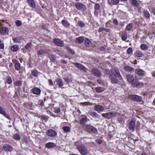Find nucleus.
Masks as SVG:
<instances>
[{
    "mask_svg": "<svg viewBox=\"0 0 155 155\" xmlns=\"http://www.w3.org/2000/svg\"><path fill=\"white\" fill-rule=\"evenodd\" d=\"M53 112L56 113H58L61 111L60 109L59 108L54 107L53 108Z\"/></svg>",
    "mask_w": 155,
    "mask_h": 155,
    "instance_id": "nucleus-46",
    "label": "nucleus"
},
{
    "mask_svg": "<svg viewBox=\"0 0 155 155\" xmlns=\"http://www.w3.org/2000/svg\"><path fill=\"white\" fill-rule=\"evenodd\" d=\"M74 145L76 147L79 153L82 155H86L88 153V151L87 148L84 144L80 141H77L74 143Z\"/></svg>",
    "mask_w": 155,
    "mask_h": 155,
    "instance_id": "nucleus-1",
    "label": "nucleus"
},
{
    "mask_svg": "<svg viewBox=\"0 0 155 155\" xmlns=\"http://www.w3.org/2000/svg\"><path fill=\"white\" fill-rule=\"evenodd\" d=\"M65 48L69 53L72 54H74L75 52L74 51H73L71 48H70L68 46H66Z\"/></svg>",
    "mask_w": 155,
    "mask_h": 155,
    "instance_id": "nucleus-37",
    "label": "nucleus"
},
{
    "mask_svg": "<svg viewBox=\"0 0 155 155\" xmlns=\"http://www.w3.org/2000/svg\"><path fill=\"white\" fill-rule=\"evenodd\" d=\"M104 27H101L98 30V31L99 32H101L103 31H104Z\"/></svg>",
    "mask_w": 155,
    "mask_h": 155,
    "instance_id": "nucleus-61",
    "label": "nucleus"
},
{
    "mask_svg": "<svg viewBox=\"0 0 155 155\" xmlns=\"http://www.w3.org/2000/svg\"><path fill=\"white\" fill-rule=\"evenodd\" d=\"M135 73L138 75L141 76H143L145 74L144 71L139 68H137L135 70Z\"/></svg>",
    "mask_w": 155,
    "mask_h": 155,
    "instance_id": "nucleus-18",
    "label": "nucleus"
},
{
    "mask_svg": "<svg viewBox=\"0 0 155 155\" xmlns=\"http://www.w3.org/2000/svg\"><path fill=\"white\" fill-rule=\"evenodd\" d=\"M140 48L143 50H147L148 48V46L144 44H141L140 46Z\"/></svg>",
    "mask_w": 155,
    "mask_h": 155,
    "instance_id": "nucleus-41",
    "label": "nucleus"
},
{
    "mask_svg": "<svg viewBox=\"0 0 155 155\" xmlns=\"http://www.w3.org/2000/svg\"><path fill=\"white\" fill-rule=\"evenodd\" d=\"M62 129L65 133H69L71 131L70 127L68 126H64L62 127Z\"/></svg>",
    "mask_w": 155,
    "mask_h": 155,
    "instance_id": "nucleus-24",
    "label": "nucleus"
},
{
    "mask_svg": "<svg viewBox=\"0 0 155 155\" xmlns=\"http://www.w3.org/2000/svg\"><path fill=\"white\" fill-rule=\"evenodd\" d=\"M131 4L134 5L137 7L139 5V4L136 0H131Z\"/></svg>",
    "mask_w": 155,
    "mask_h": 155,
    "instance_id": "nucleus-38",
    "label": "nucleus"
},
{
    "mask_svg": "<svg viewBox=\"0 0 155 155\" xmlns=\"http://www.w3.org/2000/svg\"><path fill=\"white\" fill-rule=\"evenodd\" d=\"M0 114L3 115L8 119L9 120L11 119V118L8 114L6 113L5 109L2 108L1 106H0Z\"/></svg>",
    "mask_w": 155,
    "mask_h": 155,
    "instance_id": "nucleus-10",
    "label": "nucleus"
},
{
    "mask_svg": "<svg viewBox=\"0 0 155 155\" xmlns=\"http://www.w3.org/2000/svg\"><path fill=\"white\" fill-rule=\"evenodd\" d=\"M12 61L14 64L15 68L17 71L19 70L21 68V65L18 61L15 59H12Z\"/></svg>",
    "mask_w": 155,
    "mask_h": 155,
    "instance_id": "nucleus-9",
    "label": "nucleus"
},
{
    "mask_svg": "<svg viewBox=\"0 0 155 155\" xmlns=\"http://www.w3.org/2000/svg\"><path fill=\"white\" fill-rule=\"evenodd\" d=\"M133 25L131 23H129L126 26L125 30L129 31L132 28Z\"/></svg>",
    "mask_w": 155,
    "mask_h": 155,
    "instance_id": "nucleus-36",
    "label": "nucleus"
},
{
    "mask_svg": "<svg viewBox=\"0 0 155 155\" xmlns=\"http://www.w3.org/2000/svg\"><path fill=\"white\" fill-rule=\"evenodd\" d=\"M46 134L50 137H54L57 135V132L54 130L49 129L46 132Z\"/></svg>",
    "mask_w": 155,
    "mask_h": 155,
    "instance_id": "nucleus-8",
    "label": "nucleus"
},
{
    "mask_svg": "<svg viewBox=\"0 0 155 155\" xmlns=\"http://www.w3.org/2000/svg\"><path fill=\"white\" fill-rule=\"evenodd\" d=\"M116 77L112 74H110L109 75V77L110 80V81L113 84H116L118 81Z\"/></svg>",
    "mask_w": 155,
    "mask_h": 155,
    "instance_id": "nucleus-16",
    "label": "nucleus"
},
{
    "mask_svg": "<svg viewBox=\"0 0 155 155\" xmlns=\"http://www.w3.org/2000/svg\"><path fill=\"white\" fill-rule=\"evenodd\" d=\"M11 49L12 51L16 52L18 50L19 46L17 45H14L11 47Z\"/></svg>",
    "mask_w": 155,
    "mask_h": 155,
    "instance_id": "nucleus-23",
    "label": "nucleus"
},
{
    "mask_svg": "<svg viewBox=\"0 0 155 155\" xmlns=\"http://www.w3.org/2000/svg\"><path fill=\"white\" fill-rule=\"evenodd\" d=\"M78 25L81 27H83L85 26V24L81 21H78Z\"/></svg>",
    "mask_w": 155,
    "mask_h": 155,
    "instance_id": "nucleus-47",
    "label": "nucleus"
},
{
    "mask_svg": "<svg viewBox=\"0 0 155 155\" xmlns=\"http://www.w3.org/2000/svg\"><path fill=\"white\" fill-rule=\"evenodd\" d=\"M61 23L63 25L66 27H69L70 25V23L67 21L64 20L62 21Z\"/></svg>",
    "mask_w": 155,
    "mask_h": 155,
    "instance_id": "nucleus-28",
    "label": "nucleus"
},
{
    "mask_svg": "<svg viewBox=\"0 0 155 155\" xmlns=\"http://www.w3.org/2000/svg\"><path fill=\"white\" fill-rule=\"evenodd\" d=\"M32 45L30 43H28L25 46L26 49H30L32 47Z\"/></svg>",
    "mask_w": 155,
    "mask_h": 155,
    "instance_id": "nucleus-44",
    "label": "nucleus"
},
{
    "mask_svg": "<svg viewBox=\"0 0 155 155\" xmlns=\"http://www.w3.org/2000/svg\"><path fill=\"white\" fill-rule=\"evenodd\" d=\"M8 30V28L6 27L2 28L0 30V33L2 35H5Z\"/></svg>",
    "mask_w": 155,
    "mask_h": 155,
    "instance_id": "nucleus-21",
    "label": "nucleus"
},
{
    "mask_svg": "<svg viewBox=\"0 0 155 155\" xmlns=\"http://www.w3.org/2000/svg\"><path fill=\"white\" fill-rule=\"evenodd\" d=\"M4 47V43L0 41V49H3Z\"/></svg>",
    "mask_w": 155,
    "mask_h": 155,
    "instance_id": "nucleus-54",
    "label": "nucleus"
},
{
    "mask_svg": "<svg viewBox=\"0 0 155 155\" xmlns=\"http://www.w3.org/2000/svg\"><path fill=\"white\" fill-rule=\"evenodd\" d=\"M27 1L31 7L34 8L35 7V4L33 0H27Z\"/></svg>",
    "mask_w": 155,
    "mask_h": 155,
    "instance_id": "nucleus-25",
    "label": "nucleus"
},
{
    "mask_svg": "<svg viewBox=\"0 0 155 155\" xmlns=\"http://www.w3.org/2000/svg\"><path fill=\"white\" fill-rule=\"evenodd\" d=\"M134 54L136 57L139 58L142 57L143 55L142 52L138 50L136 51Z\"/></svg>",
    "mask_w": 155,
    "mask_h": 155,
    "instance_id": "nucleus-22",
    "label": "nucleus"
},
{
    "mask_svg": "<svg viewBox=\"0 0 155 155\" xmlns=\"http://www.w3.org/2000/svg\"><path fill=\"white\" fill-rule=\"evenodd\" d=\"M84 41V38L82 37H80L77 38L76 41L77 43L81 44Z\"/></svg>",
    "mask_w": 155,
    "mask_h": 155,
    "instance_id": "nucleus-26",
    "label": "nucleus"
},
{
    "mask_svg": "<svg viewBox=\"0 0 155 155\" xmlns=\"http://www.w3.org/2000/svg\"><path fill=\"white\" fill-rule=\"evenodd\" d=\"M135 126V122L133 120L130 121L129 124L128 128L129 130H131L132 132L134 131V130Z\"/></svg>",
    "mask_w": 155,
    "mask_h": 155,
    "instance_id": "nucleus-13",
    "label": "nucleus"
},
{
    "mask_svg": "<svg viewBox=\"0 0 155 155\" xmlns=\"http://www.w3.org/2000/svg\"><path fill=\"white\" fill-rule=\"evenodd\" d=\"M55 52L58 54L60 55L61 56V52L58 50H56L55 51Z\"/></svg>",
    "mask_w": 155,
    "mask_h": 155,
    "instance_id": "nucleus-63",
    "label": "nucleus"
},
{
    "mask_svg": "<svg viewBox=\"0 0 155 155\" xmlns=\"http://www.w3.org/2000/svg\"><path fill=\"white\" fill-rule=\"evenodd\" d=\"M91 115L94 117H97V114H96V113L94 112H92L91 114Z\"/></svg>",
    "mask_w": 155,
    "mask_h": 155,
    "instance_id": "nucleus-58",
    "label": "nucleus"
},
{
    "mask_svg": "<svg viewBox=\"0 0 155 155\" xmlns=\"http://www.w3.org/2000/svg\"><path fill=\"white\" fill-rule=\"evenodd\" d=\"M129 97L134 101L138 102H141L142 100V98L141 97L136 95H130L129 96Z\"/></svg>",
    "mask_w": 155,
    "mask_h": 155,
    "instance_id": "nucleus-6",
    "label": "nucleus"
},
{
    "mask_svg": "<svg viewBox=\"0 0 155 155\" xmlns=\"http://www.w3.org/2000/svg\"><path fill=\"white\" fill-rule=\"evenodd\" d=\"M31 74L35 77H37L38 75V71L36 70H34L32 71Z\"/></svg>",
    "mask_w": 155,
    "mask_h": 155,
    "instance_id": "nucleus-40",
    "label": "nucleus"
},
{
    "mask_svg": "<svg viewBox=\"0 0 155 155\" xmlns=\"http://www.w3.org/2000/svg\"><path fill=\"white\" fill-rule=\"evenodd\" d=\"M53 42L55 45L58 46L62 47L64 45L63 41L58 38H54L53 40Z\"/></svg>",
    "mask_w": 155,
    "mask_h": 155,
    "instance_id": "nucleus-7",
    "label": "nucleus"
},
{
    "mask_svg": "<svg viewBox=\"0 0 155 155\" xmlns=\"http://www.w3.org/2000/svg\"><path fill=\"white\" fill-rule=\"evenodd\" d=\"M14 84L16 86H20L21 85L22 83L19 80L15 81L14 83Z\"/></svg>",
    "mask_w": 155,
    "mask_h": 155,
    "instance_id": "nucleus-45",
    "label": "nucleus"
},
{
    "mask_svg": "<svg viewBox=\"0 0 155 155\" xmlns=\"http://www.w3.org/2000/svg\"><path fill=\"white\" fill-rule=\"evenodd\" d=\"M111 73H112L115 76L120 77V75L118 70L117 68H112L111 70Z\"/></svg>",
    "mask_w": 155,
    "mask_h": 155,
    "instance_id": "nucleus-15",
    "label": "nucleus"
},
{
    "mask_svg": "<svg viewBox=\"0 0 155 155\" xmlns=\"http://www.w3.org/2000/svg\"><path fill=\"white\" fill-rule=\"evenodd\" d=\"M15 24L17 27H19L22 25L21 21L19 20H17L15 21Z\"/></svg>",
    "mask_w": 155,
    "mask_h": 155,
    "instance_id": "nucleus-48",
    "label": "nucleus"
},
{
    "mask_svg": "<svg viewBox=\"0 0 155 155\" xmlns=\"http://www.w3.org/2000/svg\"><path fill=\"white\" fill-rule=\"evenodd\" d=\"M41 117L42 119L45 120H47L49 118L48 117L45 115H43L41 116Z\"/></svg>",
    "mask_w": 155,
    "mask_h": 155,
    "instance_id": "nucleus-56",
    "label": "nucleus"
},
{
    "mask_svg": "<svg viewBox=\"0 0 155 155\" xmlns=\"http://www.w3.org/2000/svg\"><path fill=\"white\" fill-rule=\"evenodd\" d=\"M73 64L79 69L83 70L84 71H86L87 69L84 66L80 64L79 63H73Z\"/></svg>",
    "mask_w": 155,
    "mask_h": 155,
    "instance_id": "nucleus-14",
    "label": "nucleus"
},
{
    "mask_svg": "<svg viewBox=\"0 0 155 155\" xmlns=\"http://www.w3.org/2000/svg\"><path fill=\"white\" fill-rule=\"evenodd\" d=\"M145 17L146 18H149L150 17V14L147 10H144L143 12Z\"/></svg>",
    "mask_w": 155,
    "mask_h": 155,
    "instance_id": "nucleus-29",
    "label": "nucleus"
},
{
    "mask_svg": "<svg viewBox=\"0 0 155 155\" xmlns=\"http://www.w3.org/2000/svg\"><path fill=\"white\" fill-rule=\"evenodd\" d=\"M94 110L98 112L102 111L104 110V107L101 105H97L94 107Z\"/></svg>",
    "mask_w": 155,
    "mask_h": 155,
    "instance_id": "nucleus-20",
    "label": "nucleus"
},
{
    "mask_svg": "<svg viewBox=\"0 0 155 155\" xmlns=\"http://www.w3.org/2000/svg\"><path fill=\"white\" fill-rule=\"evenodd\" d=\"M124 70L125 71L127 72H129L133 70V68L129 66H126L124 67Z\"/></svg>",
    "mask_w": 155,
    "mask_h": 155,
    "instance_id": "nucleus-39",
    "label": "nucleus"
},
{
    "mask_svg": "<svg viewBox=\"0 0 155 155\" xmlns=\"http://www.w3.org/2000/svg\"><path fill=\"white\" fill-rule=\"evenodd\" d=\"M133 51V50L132 48H129L127 50V54H130Z\"/></svg>",
    "mask_w": 155,
    "mask_h": 155,
    "instance_id": "nucleus-52",
    "label": "nucleus"
},
{
    "mask_svg": "<svg viewBox=\"0 0 155 155\" xmlns=\"http://www.w3.org/2000/svg\"><path fill=\"white\" fill-rule=\"evenodd\" d=\"M56 145L55 143L50 142L46 143L45 144V147L48 148H51L55 147Z\"/></svg>",
    "mask_w": 155,
    "mask_h": 155,
    "instance_id": "nucleus-19",
    "label": "nucleus"
},
{
    "mask_svg": "<svg viewBox=\"0 0 155 155\" xmlns=\"http://www.w3.org/2000/svg\"><path fill=\"white\" fill-rule=\"evenodd\" d=\"M48 57L51 61L54 62L55 61L56 58L54 54H51L49 55Z\"/></svg>",
    "mask_w": 155,
    "mask_h": 155,
    "instance_id": "nucleus-35",
    "label": "nucleus"
},
{
    "mask_svg": "<svg viewBox=\"0 0 155 155\" xmlns=\"http://www.w3.org/2000/svg\"><path fill=\"white\" fill-rule=\"evenodd\" d=\"M95 142L98 144H101L102 143V141L100 139H98L95 140Z\"/></svg>",
    "mask_w": 155,
    "mask_h": 155,
    "instance_id": "nucleus-57",
    "label": "nucleus"
},
{
    "mask_svg": "<svg viewBox=\"0 0 155 155\" xmlns=\"http://www.w3.org/2000/svg\"><path fill=\"white\" fill-rule=\"evenodd\" d=\"M144 85V84L142 82H140L138 81L137 79L136 80L135 82L133 85V86L136 87H141Z\"/></svg>",
    "mask_w": 155,
    "mask_h": 155,
    "instance_id": "nucleus-17",
    "label": "nucleus"
},
{
    "mask_svg": "<svg viewBox=\"0 0 155 155\" xmlns=\"http://www.w3.org/2000/svg\"><path fill=\"white\" fill-rule=\"evenodd\" d=\"M84 43L86 46L88 47L91 44V41L88 38H85L84 40Z\"/></svg>",
    "mask_w": 155,
    "mask_h": 155,
    "instance_id": "nucleus-42",
    "label": "nucleus"
},
{
    "mask_svg": "<svg viewBox=\"0 0 155 155\" xmlns=\"http://www.w3.org/2000/svg\"><path fill=\"white\" fill-rule=\"evenodd\" d=\"M87 119L86 118H83L81 119L80 120V123L81 124H84L85 122L86 121Z\"/></svg>",
    "mask_w": 155,
    "mask_h": 155,
    "instance_id": "nucleus-51",
    "label": "nucleus"
},
{
    "mask_svg": "<svg viewBox=\"0 0 155 155\" xmlns=\"http://www.w3.org/2000/svg\"><path fill=\"white\" fill-rule=\"evenodd\" d=\"M73 4L74 5V6L76 8L79 10L84 11H85L87 9L86 6L81 3L73 2Z\"/></svg>",
    "mask_w": 155,
    "mask_h": 155,
    "instance_id": "nucleus-2",
    "label": "nucleus"
},
{
    "mask_svg": "<svg viewBox=\"0 0 155 155\" xmlns=\"http://www.w3.org/2000/svg\"><path fill=\"white\" fill-rule=\"evenodd\" d=\"M4 150L6 152H11L13 150V148L10 145L7 144H4L3 146Z\"/></svg>",
    "mask_w": 155,
    "mask_h": 155,
    "instance_id": "nucleus-12",
    "label": "nucleus"
},
{
    "mask_svg": "<svg viewBox=\"0 0 155 155\" xmlns=\"http://www.w3.org/2000/svg\"><path fill=\"white\" fill-rule=\"evenodd\" d=\"M113 22L114 24L115 25H117L118 24V21L116 19H114L113 20Z\"/></svg>",
    "mask_w": 155,
    "mask_h": 155,
    "instance_id": "nucleus-55",
    "label": "nucleus"
},
{
    "mask_svg": "<svg viewBox=\"0 0 155 155\" xmlns=\"http://www.w3.org/2000/svg\"><path fill=\"white\" fill-rule=\"evenodd\" d=\"M13 138L17 140H19L20 139V135L18 134H15L13 135Z\"/></svg>",
    "mask_w": 155,
    "mask_h": 155,
    "instance_id": "nucleus-33",
    "label": "nucleus"
},
{
    "mask_svg": "<svg viewBox=\"0 0 155 155\" xmlns=\"http://www.w3.org/2000/svg\"><path fill=\"white\" fill-rule=\"evenodd\" d=\"M94 7L95 10H97L100 8V5L99 4L96 3Z\"/></svg>",
    "mask_w": 155,
    "mask_h": 155,
    "instance_id": "nucleus-50",
    "label": "nucleus"
},
{
    "mask_svg": "<svg viewBox=\"0 0 155 155\" xmlns=\"http://www.w3.org/2000/svg\"><path fill=\"white\" fill-rule=\"evenodd\" d=\"M104 31H105L106 32H110V30L108 28H104Z\"/></svg>",
    "mask_w": 155,
    "mask_h": 155,
    "instance_id": "nucleus-64",
    "label": "nucleus"
},
{
    "mask_svg": "<svg viewBox=\"0 0 155 155\" xmlns=\"http://www.w3.org/2000/svg\"><path fill=\"white\" fill-rule=\"evenodd\" d=\"M64 80L67 83H69L70 82V80L68 78H66L64 79Z\"/></svg>",
    "mask_w": 155,
    "mask_h": 155,
    "instance_id": "nucleus-62",
    "label": "nucleus"
},
{
    "mask_svg": "<svg viewBox=\"0 0 155 155\" xmlns=\"http://www.w3.org/2000/svg\"><path fill=\"white\" fill-rule=\"evenodd\" d=\"M92 73L94 76L97 77H99L101 75L99 70L95 68H94L92 69Z\"/></svg>",
    "mask_w": 155,
    "mask_h": 155,
    "instance_id": "nucleus-11",
    "label": "nucleus"
},
{
    "mask_svg": "<svg viewBox=\"0 0 155 155\" xmlns=\"http://www.w3.org/2000/svg\"><path fill=\"white\" fill-rule=\"evenodd\" d=\"M119 2V0H111L110 2H109V4L110 5H115L118 3Z\"/></svg>",
    "mask_w": 155,
    "mask_h": 155,
    "instance_id": "nucleus-32",
    "label": "nucleus"
},
{
    "mask_svg": "<svg viewBox=\"0 0 155 155\" xmlns=\"http://www.w3.org/2000/svg\"><path fill=\"white\" fill-rule=\"evenodd\" d=\"M96 91L98 92L101 93L104 91L105 89L102 87H97L95 88Z\"/></svg>",
    "mask_w": 155,
    "mask_h": 155,
    "instance_id": "nucleus-30",
    "label": "nucleus"
},
{
    "mask_svg": "<svg viewBox=\"0 0 155 155\" xmlns=\"http://www.w3.org/2000/svg\"><path fill=\"white\" fill-rule=\"evenodd\" d=\"M57 84L59 87H61L63 85L62 80L61 79H58L57 81Z\"/></svg>",
    "mask_w": 155,
    "mask_h": 155,
    "instance_id": "nucleus-34",
    "label": "nucleus"
},
{
    "mask_svg": "<svg viewBox=\"0 0 155 155\" xmlns=\"http://www.w3.org/2000/svg\"><path fill=\"white\" fill-rule=\"evenodd\" d=\"M47 53V51L43 49H41L39 50V54H46Z\"/></svg>",
    "mask_w": 155,
    "mask_h": 155,
    "instance_id": "nucleus-49",
    "label": "nucleus"
},
{
    "mask_svg": "<svg viewBox=\"0 0 155 155\" xmlns=\"http://www.w3.org/2000/svg\"><path fill=\"white\" fill-rule=\"evenodd\" d=\"M6 82L9 84H11L12 83V81L11 77L9 76L6 77Z\"/></svg>",
    "mask_w": 155,
    "mask_h": 155,
    "instance_id": "nucleus-43",
    "label": "nucleus"
},
{
    "mask_svg": "<svg viewBox=\"0 0 155 155\" xmlns=\"http://www.w3.org/2000/svg\"><path fill=\"white\" fill-rule=\"evenodd\" d=\"M121 38L123 41H125L127 39V33L126 32H124L122 33Z\"/></svg>",
    "mask_w": 155,
    "mask_h": 155,
    "instance_id": "nucleus-27",
    "label": "nucleus"
},
{
    "mask_svg": "<svg viewBox=\"0 0 155 155\" xmlns=\"http://www.w3.org/2000/svg\"><path fill=\"white\" fill-rule=\"evenodd\" d=\"M85 127L86 130L88 132L90 133H96L97 132V130L96 128L90 125H86Z\"/></svg>",
    "mask_w": 155,
    "mask_h": 155,
    "instance_id": "nucleus-4",
    "label": "nucleus"
},
{
    "mask_svg": "<svg viewBox=\"0 0 155 155\" xmlns=\"http://www.w3.org/2000/svg\"><path fill=\"white\" fill-rule=\"evenodd\" d=\"M151 12L152 13L153 15L155 16V8H152L151 9Z\"/></svg>",
    "mask_w": 155,
    "mask_h": 155,
    "instance_id": "nucleus-59",
    "label": "nucleus"
},
{
    "mask_svg": "<svg viewBox=\"0 0 155 155\" xmlns=\"http://www.w3.org/2000/svg\"><path fill=\"white\" fill-rule=\"evenodd\" d=\"M126 78L127 81L132 85L137 80L136 76L130 74H127Z\"/></svg>",
    "mask_w": 155,
    "mask_h": 155,
    "instance_id": "nucleus-3",
    "label": "nucleus"
},
{
    "mask_svg": "<svg viewBox=\"0 0 155 155\" xmlns=\"http://www.w3.org/2000/svg\"><path fill=\"white\" fill-rule=\"evenodd\" d=\"M97 82L100 84H101V85H103L104 83L102 81V80H101V79H98L97 81Z\"/></svg>",
    "mask_w": 155,
    "mask_h": 155,
    "instance_id": "nucleus-60",
    "label": "nucleus"
},
{
    "mask_svg": "<svg viewBox=\"0 0 155 155\" xmlns=\"http://www.w3.org/2000/svg\"><path fill=\"white\" fill-rule=\"evenodd\" d=\"M32 93L36 94H39V88L38 87H35L32 89Z\"/></svg>",
    "mask_w": 155,
    "mask_h": 155,
    "instance_id": "nucleus-31",
    "label": "nucleus"
},
{
    "mask_svg": "<svg viewBox=\"0 0 155 155\" xmlns=\"http://www.w3.org/2000/svg\"><path fill=\"white\" fill-rule=\"evenodd\" d=\"M102 116L105 118L109 119L113 117H115L117 115V113L115 112H109L105 114H102Z\"/></svg>",
    "mask_w": 155,
    "mask_h": 155,
    "instance_id": "nucleus-5",
    "label": "nucleus"
},
{
    "mask_svg": "<svg viewBox=\"0 0 155 155\" xmlns=\"http://www.w3.org/2000/svg\"><path fill=\"white\" fill-rule=\"evenodd\" d=\"M13 40L14 42L16 43H18L20 42L19 39L18 38H13Z\"/></svg>",
    "mask_w": 155,
    "mask_h": 155,
    "instance_id": "nucleus-53",
    "label": "nucleus"
}]
</instances>
